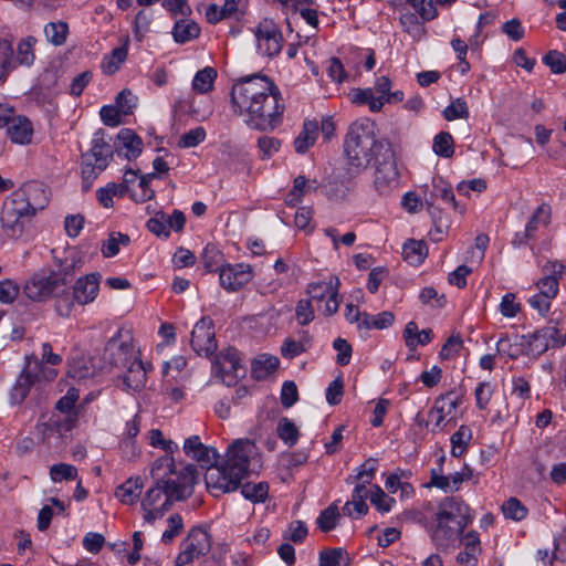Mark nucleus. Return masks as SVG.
<instances>
[{"label": "nucleus", "mask_w": 566, "mask_h": 566, "mask_svg": "<svg viewBox=\"0 0 566 566\" xmlns=\"http://www.w3.org/2000/svg\"><path fill=\"white\" fill-rule=\"evenodd\" d=\"M408 2L423 20L430 21L438 15L436 0H408Z\"/></svg>", "instance_id": "obj_58"}, {"label": "nucleus", "mask_w": 566, "mask_h": 566, "mask_svg": "<svg viewBox=\"0 0 566 566\" xmlns=\"http://www.w3.org/2000/svg\"><path fill=\"white\" fill-rule=\"evenodd\" d=\"M119 334L120 332L106 343L104 348V359L111 366L126 368L135 354L132 345L119 340Z\"/></svg>", "instance_id": "obj_21"}, {"label": "nucleus", "mask_w": 566, "mask_h": 566, "mask_svg": "<svg viewBox=\"0 0 566 566\" xmlns=\"http://www.w3.org/2000/svg\"><path fill=\"white\" fill-rule=\"evenodd\" d=\"M280 365L276 356L262 354L258 356L251 364L252 375L255 379H264L274 373Z\"/></svg>", "instance_id": "obj_33"}, {"label": "nucleus", "mask_w": 566, "mask_h": 566, "mask_svg": "<svg viewBox=\"0 0 566 566\" xmlns=\"http://www.w3.org/2000/svg\"><path fill=\"white\" fill-rule=\"evenodd\" d=\"M350 557L345 548H327L319 553V566H348Z\"/></svg>", "instance_id": "obj_38"}, {"label": "nucleus", "mask_w": 566, "mask_h": 566, "mask_svg": "<svg viewBox=\"0 0 566 566\" xmlns=\"http://www.w3.org/2000/svg\"><path fill=\"white\" fill-rule=\"evenodd\" d=\"M50 476L54 482L75 480L77 478V469L67 463L53 464L50 468Z\"/></svg>", "instance_id": "obj_50"}, {"label": "nucleus", "mask_w": 566, "mask_h": 566, "mask_svg": "<svg viewBox=\"0 0 566 566\" xmlns=\"http://www.w3.org/2000/svg\"><path fill=\"white\" fill-rule=\"evenodd\" d=\"M437 199H441L454 210L459 208L452 187L441 177L433 178L430 195L429 197L426 196V203L429 210L434 208V201Z\"/></svg>", "instance_id": "obj_24"}, {"label": "nucleus", "mask_w": 566, "mask_h": 566, "mask_svg": "<svg viewBox=\"0 0 566 566\" xmlns=\"http://www.w3.org/2000/svg\"><path fill=\"white\" fill-rule=\"evenodd\" d=\"M206 138V130L203 127L198 126L189 132L182 134L178 139L180 148H192L202 143Z\"/></svg>", "instance_id": "obj_53"}, {"label": "nucleus", "mask_w": 566, "mask_h": 566, "mask_svg": "<svg viewBox=\"0 0 566 566\" xmlns=\"http://www.w3.org/2000/svg\"><path fill=\"white\" fill-rule=\"evenodd\" d=\"M34 216L21 193L14 190L3 202L0 222L8 237L18 239L24 232L25 220Z\"/></svg>", "instance_id": "obj_8"}, {"label": "nucleus", "mask_w": 566, "mask_h": 566, "mask_svg": "<svg viewBox=\"0 0 566 566\" xmlns=\"http://www.w3.org/2000/svg\"><path fill=\"white\" fill-rule=\"evenodd\" d=\"M256 447L250 439H237L227 449L224 462L242 476H247L251 457Z\"/></svg>", "instance_id": "obj_15"}, {"label": "nucleus", "mask_w": 566, "mask_h": 566, "mask_svg": "<svg viewBox=\"0 0 566 566\" xmlns=\"http://www.w3.org/2000/svg\"><path fill=\"white\" fill-rule=\"evenodd\" d=\"M71 269L60 272L34 274L24 285V294L32 301H43L50 296L64 297L69 295L67 283L71 281Z\"/></svg>", "instance_id": "obj_6"}, {"label": "nucleus", "mask_w": 566, "mask_h": 566, "mask_svg": "<svg viewBox=\"0 0 566 566\" xmlns=\"http://www.w3.org/2000/svg\"><path fill=\"white\" fill-rule=\"evenodd\" d=\"M38 40L33 35L22 38L17 45L15 65L31 66L35 60L34 46Z\"/></svg>", "instance_id": "obj_34"}, {"label": "nucleus", "mask_w": 566, "mask_h": 566, "mask_svg": "<svg viewBox=\"0 0 566 566\" xmlns=\"http://www.w3.org/2000/svg\"><path fill=\"white\" fill-rule=\"evenodd\" d=\"M473 517L470 506L460 497H446L439 503L430 537L438 549H446L455 542Z\"/></svg>", "instance_id": "obj_3"}, {"label": "nucleus", "mask_w": 566, "mask_h": 566, "mask_svg": "<svg viewBox=\"0 0 566 566\" xmlns=\"http://www.w3.org/2000/svg\"><path fill=\"white\" fill-rule=\"evenodd\" d=\"M551 218L552 207L548 203L543 202L533 212L525 228L535 237L539 227H547L551 223Z\"/></svg>", "instance_id": "obj_40"}, {"label": "nucleus", "mask_w": 566, "mask_h": 566, "mask_svg": "<svg viewBox=\"0 0 566 566\" xmlns=\"http://www.w3.org/2000/svg\"><path fill=\"white\" fill-rule=\"evenodd\" d=\"M168 214L163 211L157 212L147 221V229L157 237L168 238L170 230L168 228Z\"/></svg>", "instance_id": "obj_49"}, {"label": "nucleus", "mask_w": 566, "mask_h": 566, "mask_svg": "<svg viewBox=\"0 0 566 566\" xmlns=\"http://www.w3.org/2000/svg\"><path fill=\"white\" fill-rule=\"evenodd\" d=\"M499 308L503 316L515 317L521 312V304L516 302L514 293H506L503 295Z\"/></svg>", "instance_id": "obj_61"}, {"label": "nucleus", "mask_w": 566, "mask_h": 566, "mask_svg": "<svg viewBox=\"0 0 566 566\" xmlns=\"http://www.w3.org/2000/svg\"><path fill=\"white\" fill-rule=\"evenodd\" d=\"M297 323L302 326L308 325L315 317L311 300L302 298L295 307Z\"/></svg>", "instance_id": "obj_59"}, {"label": "nucleus", "mask_w": 566, "mask_h": 566, "mask_svg": "<svg viewBox=\"0 0 566 566\" xmlns=\"http://www.w3.org/2000/svg\"><path fill=\"white\" fill-rule=\"evenodd\" d=\"M253 279V269L247 263L222 264L219 282L227 292H238Z\"/></svg>", "instance_id": "obj_14"}, {"label": "nucleus", "mask_w": 566, "mask_h": 566, "mask_svg": "<svg viewBox=\"0 0 566 566\" xmlns=\"http://www.w3.org/2000/svg\"><path fill=\"white\" fill-rule=\"evenodd\" d=\"M241 368V358L239 352L233 347L219 353L213 361V369L218 375L221 376H234L238 377V373Z\"/></svg>", "instance_id": "obj_22"}, {"label": "nucleus", "mask_w": 566, "mask_h": 566, "mask_svg": "<svg viewBox=\"0 0 566 566\" xmlns=\"http://www.w3.org/2000/svg\"><path fill=\"white\" fill-rule=\"evenodd\" d=\"M382 159H376L374 187L380 196H389L399 187V171L390 147L382 154Z\"/></svg>", "instance_id": "obj_11"}, {"label": "nucleus", "mask_w": 566, "mask_h": 566, "mask_svg": "<svg viewBox=\"0 0 566 566\" xmlns=\"http://www.w3.org/2000/svg\"><path fill=\"white\" fill-rule=\"evenodd\" d=\"M44 35L49 43L54 46L63 45L69 35V25L66 22H49L44 27Z\"/></svg>", "instance_id": "obj_41"}, {"label": "nucleus", "mask_w": 566, "mask_h": 566, "mask_svg": "<svg viewBox=\"0 0 566 566\" xmlns=\"http://www.w3.org/2000/svg\"><path fill=\"white\" fill-rule=\"evenodd\" d=\"M339 516L340 514L338 512V507L335 503H333L321 512L316 520V523L321 531L329 532L333 528H335Z\"/></svg>", "instance_id": "obj_47"}, {"label": "nucleus", "mask_w": 566, "mask_h": 566, "mask_svg": "<svg viewBox=\"0 0 566 566\" xmlns=\"http://www.w3.org/2000/svg\"><path fill=\"white\" fill-rule=\"evenodd\" d=\"M318 130L319 126L316 120H305L302 130L294 140L295 151L305 154L315 144Z\"/></svg>", "instance_id": "obj_27"}, {"label": "nucleus", "mask_w": 566, "mask_h": 566, "mask_svg": "<svg viewBox=\"0 0 566 566\" xmlns=\"http://www.w3.org/2000/svg\"><path fill=\"white\" fill-rule=\"evenodd\" d=\"M126 367L127 371L123 376L125 387L134 391L142 389L147 381V369L145 364L134 356Z\"/></svg>", "instance_id": "obj_25"}, {"label": "nucleus", "mask_w": 566, "mask_h": 566, "mask_svg": "<svg viewBox=\"0 0 566 566\" xmlns=\"http://www.w3.org/2000/svg\"><path fill=\"white\" fill-rule=\"evenodd\" d=\"M168 527L161 535V542L170 544L184 530V521L180 514H172L167 520Z\"/></svg>", "instance_id": "obj_52"}, {"label": "nucleus", "mask_w": 566, "mask_h": 566, "mask_svg": "<svg viewBox=\"0 0 566 566\" xmlns=\"http://www.w3.org/2000/svg\"><path fill=\"white\" fill-rule=\"evenodd\" d=\"M7 134L12 143L27 145L33 136L32 123L24 116H13L7 123Z\"/></svg>", "instance_id": "obj_23"}, {"label": "nucleus", "mask_w": 566, "mask_h": 566, "mask_svg": "<svg viewBox=\"0 0 566 566\" xmlns=\"http://www.w3.org/2000/svg\"><path fill=\"white\" fill-rule=\"evenodd\" d=\"M369 499L371 504L382 513L389 512L391 504L395 502L394 499L387 496L378 485H373Z\"/></svg>", "instance_id": "obj_60"}, {"label": "nucleus", "mask_w": 566, "mask_h": 566, "mask_svg": "<svg viewBox=\"0 0 566 566\" xmlns=\"http://www.w3.org/2000/svg\"><path fill=\"white\" fill-rule=\"evenodd\" d=\"M461 402L462 399L460 397L454 396L453 391H449L436 399L434 405L429 413L430 416H433V413L452 416Z\"/></svg>", "instance_id": "obj_39"}, {"label": "nucleus", "mask_w": 566, "mask_h": 566, "mask_svg": "<svg viewBox=\"0 0 566 566\" xmlns=\"http://www.w3.org/2000/svg\"><path fill=\"white\" fill-rule=\"evenodd\" d=\"M268 96L271 98V108H268L260 98L254 104L255 108L244 111V115L248 116L245 122L252 129L261 132L273 130L282 123L285 106L279 87L276 86V90H273L271 93L268 92Z\"/></svg>", "instance_id": "obj_7"}, {"label": "nucleus", "mask_w": 566, "mask_h": 566, "mask_svg": "<svg viewBox=\"0 0 566 566\" xmlns=\"http://www.w3.org/2000/svg\"><path fill=\"white\" fill-rule=\"evenodd\" d=\"M258 51L268 57L277 55L282 50L283 36L280 28L271 19H263L255 28Z\"/></svg>", "instance_id": "obj_13"}, {"label": "nucleus", "mask_w": 566, "mask_h": 566, "mask_svg": "<svg viewBox=\"0 0 566 566\" xmlns=\"http://www.w3.org/2000/svg\"><path fill=\"white\" fill-rule=\"evenodd\" d=\"M276 90L274 82L265 75L253 74L243 78H240L231 90V102L235 111L240 115H244V111L255 108L254 104L258 99L271 108V98L268 96V92L271 93Z\"/></svg>", "instance_id": "obj_5"}, {"label": "nucleus", "mask_w": 566, "mask_h": 566, "mask_svg": "<svg viewBox=\"0 0 566 566\" xmlns=\"http://www.w3.org/2000/svg\"><path fill=\"white\" fill-rule=\"evenodd\" d=\"M118 140L127 150L125 157L127 159L137 158L143 151V140L132 129L124 128L117 135Z\"/></svg>", "instance_id": "obj_35"}, {"label": "nucleus", "mask_w": 566, "mask_h": 566, "mask_svg": "<svg viewBox=\"0 0 566 566\" xmlns=\"http://www.w3.org/2000/svg\"><path fill=\"white\" fill-rule=\"evenodd\" d=\"M137 96L132 91L125 88L116 97V107L123 115H129L137 106Z\"/></svg>", "instance_id": "obj_57"}, {"label": "nucleus", "mask_w": 566, "mask_h": 566, "mask_svg": "<svg viewBox=\"0 0 566 566\" xmlns=\"http://www.w3.org/2000/svg\"><path fill=\"white\" fill-rule=\"evenodd\" d=\"M340 282L338 277H329L328 281L313 282L307 286V294L312 300L323 301L329 295H337Z\"/></svg>", "instance_id": "obj_32"}, {"label": "nucleus", "mask_w": 566, "mask_h": 566, "mask_svg": "<svg viewBox=\"0 0 566 566\" xmlns=\"http://www.w3.org/2000/svg\"><path fill=\"white\" fill-rule=\"evenodd\" d=\"M127 52L128 50L126 45L114 49L111 54L103 59L101 64L102 71L107 75L116 73L120 65L126 61Z\"/></svg>", "instance_id": "obj_42"}, {"label": "nucleus", "mask_w": 566, "mask_h": 566, "mask_svg": "<svg viewBox=\"0 0 566 566\" xmlns=\"http://www.w3.org/2000/svg\"><path fill=\"white\" fill-rule=\"evenodd\" d=\"M199 33V25L195 21L188 19L177 21L172 29L174 40L181 44L196 39Z\"/></svg>", "instance_id": "obj_36"}, {"label": "nucleus", "mask_w": 566, "mask_h": 566, "mask_svg": "<svg viewBox=\"0 0 566 566\" xmlns=\"http://www.w3.org/2000/svg\"><path fill=\"white\" fill-rule=\"evenodd\" d=\"M156 172H149L139 178V188L142 192L137 196H133L136 202H146L155 197V191L150 188V181L156 178Z\"/></svg>", "instance_id": "obj_62"}, {"label": "nucleus", "mask_w": 566, "mask_h": 566, "mask_svg": "<svg viewBox=\"0 0 566 566\" xmlns=\"http://www.w3.org/2000/svg\"><path fill=\"white\" fill-rule=\"evenodd\" d=\"M38 379L39 376L33 374L30 369L25 368L22 370L10 392L12 402L21 403Z\"/></svg>", "instance_id": "obj_29"}, {"label": "nucleus", "mask_w": 566, "mask_h": 566, "mask_svg": "<svg viewBox=\"0 0 566 566\" xmlns=\"http://www.w3.org/2000/svg\"><path fill=\"white\" fill-rule=\"evenodd\" d=\"M155 484L142 499L140 507L145 523L154 524L170 510L175 501H184L192 493L197 479V468L187 464L177 470L171 457L158 459L151 469Z\"/></svg>", "instance_id": "obj_1"}, {"label": "nucleus", "mask_w": 566, "mask_h": 566, "mask_svg": "<svg viewBox=\"0 0 566 566\" xmlns=\"http://www.w3.org/2000/svg\"><path fill=\"white\" fill-rule=\"evenodd\" d=\"M543 63L548 66L554 74H564L566 72V56L557 50L548 51L543 56Z\"/></svg>", "instance_id": "obj_51"}, {"label": "nucleus", "mask_w": 566, "mask_h": 566, "mask_svg": "<svg viewBox=\"0 0 566 566\" xmlns=\"http://www.w3.org/2000/svg\"><path fill=\"white\" fill-rule=\"evenodd\" d=\"M276 433L279 438L290 447L294 446L300 438L297 427L292 420H290L286 417H283L279 420Z\"/></svg>", "instance_id": "obj_44"}, {"label": "nucleus", "mask_w": 566, "mask_h": 566, "mask_svg": "<svg viewBox=\"0 0 566 566\" xmlns=\"http://www.w3.org/2000/svg\"><path fill=\"white\" fill-rule=\"evenodd\" d=\"M387 147L382 140L377 139L375 124L371 120L363 118L354 122L344 139L348 171L361 172L373 160L382 156Z\"/></svg>", "instance_id": "obj_2"}, {"label": "nucleus", "mask_w": 566, "mask_h": 566, "mask_svg": "<svg viewBox=\"0 0 566 566\" xmlns=\"http://www.w3.org/2000/svg\"><path fill=\"white\" fill-rule=\"evenodd\" d=\"M244 476L229 467L226 462L221 465L214 464L205 474V482L212 496H220L224 493L235 491Z\"/></svg>", "instance_id": "obj_10"}, {"label": "nucleus", "mask_w": 566, "mask_h": 566, "mask_svg": "<svg viewBox=\"0 0 566 566\" xmlns=\"http://www.w3.org/2000/svg\"><path fill=\"white\" fill-rule=\"evenodd\" d=\"M153 20V12L147 10H140L134 20V35L138 41H142L145 33L149 31V27Z\"/></svg>", "instance_id": "obj_56"}, {"label": "nucleus", "mask_w": 566, "mask_h": 566, "mask_svg": "<svg viewBox=\"0 0 566 566\" xmlns=\"http://www.w3.org/2000/svg\"><path fill=\"white\" fill-rule=\"evenodd\" d=\"M101 277L99 273H90L78 277L73 285L72 301H69V295H64L66 303L63 305L60 301L56 305L57 312L61 315H69L74 302L80 305L92 303L98 294Z\"/></svg>", "instance_id": "obj_12"}, {"label": "nucleus", "mask_w": 566, "mask_h": 566, "mask_svg": "<svg viewBox=\"0 0 566 566\" xmlns=\"http://www.w3.org/2000/svg\"><path fill=\"white\" fill-rule=\"evenodd\" d=\"M310 186L307 179L304 176H297L294 179L293 188L286 197V202L291 206H296L301 202L302 197L308 191Z\"/></svg>", "instance_id": "obj_55"}, {"label": "nucleus", "mask_w": 566, "mask_h": 566, "mask_svg": "<svg viewBox=\"0 0 566 566\" xmlns=\"http://www.w3.org/2000/svg\"><path fill=\"white\" fill-rule=\"evenodd\" d=\"M564 276L566 265L557 260H549L542 266V276L535 282V286L542 295L555 298L559 291V281Z\"/></svg>", "instance_id": "obj_16"}, {"label": "nucleus", "mask_w": 566, "mask_h": 566, "mask_svg": "<svg viewBox=\"0 0 566 566\" xmlns=\"http://www.w3.org/2000/svg\"><path fill=\"white\" fill-rule=\"evenodd\" d=\"M269 486L265 483H245L242 485V495L252 502L263 501L268 496Z\"/></svg>", "instance_id": "obj_54"}, {"label": "nucleus", "mask_w": 566, "mask_h": 566, "mask_svg": "<svg viewBox=\"0 0 566 566\" xmlns=\"http://www.w3.org/2000/svg\"><path fill=\"white\" fill-rule=\"evenodd\" d=\"M190 344L199 356L212 355L217 349L213 323L209 317L198 321L191 332Z\"/></svg>", "instance_id": "obj_17"}, {"label": "nucleus", "mask_w": 566, "mask_h": 566, "mask_svg": "<svg viewBox=\"0 0 566 566\" xmlns=\"http://www.w3.org/2000/svg\"><path fill=\"white\" fill-rule=\"evenodd\" d=\"M531 350L543 354L548 348H559L566 344V333L560 334L556 326H545L528 336Z\"/></svg>", "instance_id": "obj_19"}, {"label": "nucleus", "mask_w": 566, "mask_h": 566, "mask_svg": "<svg viewBox=\"0 0 566 566\" xmlns=\"http://www.w3.org/2000/svg\"><path fill=\"white\" fill-rule=\"evenodd\" d=\"M402 254L403 259L411 265H419L428 254V247L422 240L411 239L403 244Z\"/></svg>", "instance_id": "obj_37"}, {"label": "nucleus", "mask_w": 566, "mask_h": 566, "mask_svg": "<svg viewBox=\"0 0 566 566\" xmlns=\"http://www.w3.org/2000/svg\"><path fill=\"white\" fill-rule=\"evenodd\" d=\"M182 449L187 457L195 460L206 471L218 463L219 453L217 449L203 444L199 436H191L186 439Z\"/></svg>", "instance_id": "obj_18"}, {"label": "nucleus", "mask_w": 566, "mask_h": 566, "mask_svg": "<svg viewBox=\"0 0 566 566\" xmlns=\"http://www.w3.org/2000/svg\"><path fill=\"white\" fill-rule=\"evenodd\" d=\"M143 488V480L139 476L129 478L116 488L115 496L119 500L120 503L125 505H133L137 503Z\"/></svg>", "instance_id": "obj_26"}, {"label": "nucleus", "mask_w": 566, "mask_h": 566, "mask_svg": "<svg viewBox=\"0 0 566 566\" xmlns=\"http://www.w3.org/2000/svg\"><path fill=\"white\" fill-rule=\"evenodd\" d=\"M493 391V386L488 381H482L476 386L474 396L478 409L484 410L486 408L492 398Z\"/></svg>", "instance_id": "obj_63"}, {"label": "nucleus", "mask_w": 566, "mask_h": 566, "mask_svg": "<svg viewBox=\"0 0 566 566\" xmlns=\"http://www.w3.org/2000/svg\"><path fill=\"white\" fill-rule=\"evenodd\" d=\"M216 77L217 71L213 67L207 66L196 73L192 80V87L199 93H208L212 90Z\"/></svg>", "instance_id": "obj_43"}, {"label": "nucleus", "mask_w": 566, "mask_h": 566, "mask_svg": "<svg viewBox=\"0 0 566 566\" xmlns=\"http://www.w3.org/2000/svg\"><path fill=\"white\" fill-rule=\"evenodd\" d=\"M34 214L43 210L50 202L51 191L46 185L31 180L17 189Z\"/></svg>", "instance_id": "obj_20"}, {"label": "nucleus", "mask_w": 566, "mask_h": 566, "mask_svg": "<svg viewBox=\"0 0 566 566\" xmlns=\"http://www.w3.org/2000/svg\"><path fill=\"white\" fill-rule=\"evenodd\" d=\"M211 549V536L201 527H192L180 544L175 566H191L193 560L207 555Z\"/></svg>", "instance_id": "obj_9"}, {"label": "nucleus", "mask_w": 566, "mask_h": 566, "mask_svg": "<svg viewBox=\"0 0 566 566\" xmlns=\"http://www.w3.org/2000/svg\"><path fill=\"white\" fill-rule=\"evenodd\" d=\"M432 149L436 155L450 158L454 154V140L450 133L440 132L433 138Z\"/></svg>", "instance_id": "obj_45"}, {"label": "nucleus", "mask_w": 566, "mask_h": 566, "mask_svg": "<svg viewBox=\"0 0 566 566\" xmlns=\"http://www.w3.org/2000/svg\"><path fill=\"white\" fill-rule=\"evenodd\" d=\"M352 103L368 105L371 112H380L384 106V96H375L374 88H353L349 93Z\"/></svg>", "instance_id": "obj_31"}, {"label": "nucleus", "mask_w": 566, "mask_h": 566, "mask_svg": "<svg viewBox=\"0 0 566 566\" xmlns=\"http://www.w3.org/2000/svg\"><path fill=\"white\" fill-rule=\"evenodd\" d=\"M442 114L446 120L451 122L455 119H467L470 112L467 102L463 98L458 97L443 109Z\"/></svg>", "instance_id": "obj_46"}, {"label": "nucleus", "mask_w": 566, "mask_h": 566, "mask_svg": "<svg viewBox=\"0 0 566 566\" xmlns=\"http://www.w3.org/2000/svg\"><path fill=\"white\" fill-rule=\"evenodd\" d=\"M80 398L78 389L71 387L66 394L60 398L55 405V408L64 413H70Z\"/></svg>", "instance_id": "obj_64"}, {"label": "nucleus", "mask_w": 566, "mask_h": 566, "mask_svg": "<svg viewBox=\"0 0 566 566\" xmlns=\"http://www.w3.org/2000/svg\"><path fill=\"white\" fill-rule=\"evenodd\" d=\"M112 138L102 128L93 134L91 147L81 156L82 188L88 191L94 180L108 167L114 157Z\"/></svg>", "instance_id": "obj_4"}, {"label": "nucleus", "mask_w": 566, "mask_h": 566, "mask_svg": "<svg viewBox=\"0 0 566 566\" xmlns=\"http://www.w3.org/2000/svg\"><path fill=\"white\" fill-rule=\"evenodd\" d=\"M502 512L506 518L522 521L527 515V509L515 497H511L502 505Z\"/></svg>", "instance_id": "obj_48"}, {"label": "nucleus", "mask_w": 566, "mask_h": 566, "mask_svg": "<svg viewBox=\"0 0 566 566\" xmlns=\"http://www.w3.org/2000/svg\"><path fill=\"white\" fill-rule=\"evenodd\" d=\"M13 70H15L13 44L9 39L0 38V84L8 80Z\"/></svg>", "instance_id": "obj_30"}, {"label": "nucleus", "mask_w": 566, "mask_h": 566, "mask_svg": "<svg viewBox=\"0 0 566 566\" xmlns=\"http://www.w3.org/2000/svg\"><path fill=\"white\" fill-rule=\"evenodd\" d=\"M433 332L431 328H424L419 331L416 322H409L403 331V339L406 346L410 349H415L417 346H424L432 340Z\"/></svg>", "instance_id": "obj_28"}]
</instances>
